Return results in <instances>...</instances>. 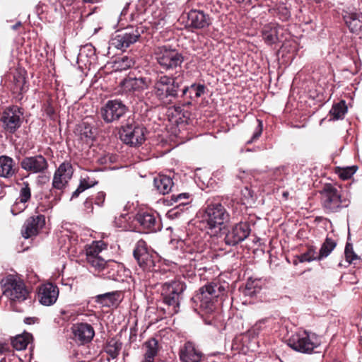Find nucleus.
<instances>
[{"label": "nucleus", "mask_w": 362, "mask_h": 362, "mask_svg": "<svg viewBox=\"0 0 362 362\" xmlns=\"http://www.w3.org/2000/svg\"><path fill=\"white\" fill-rule=\"evenodd\" d=\"M121 140L132 146L141 145L145 140V128L128 119L119 132Z\"/></svg>", "instance_id": "0eeeda50"}, {"label": "nucleus", "mask_w": 362, "mask_h": 362, "mask_svg": "<svg viewBox=\"0 0 362 362\" xmlns=\"http://www.w3.org/2000/svg\"><path fill=\"white\" fill-rule=\"evenodd\" d=\"M336 245L337 243L333 239L327 237L320 247L319 255H317V260H321L328 257Z\"/></svg>", "instance_id": "473e14b6"}, {"label": "nucleus", "mask_w": 362, "mask_h": 362, "mask_svg": "<svg viewBox=\"0 0 362 362\" xmlns=\"http://www.w3.org/2000/svg\"><path fill=\"white\" fill-rule=\"evenodd\" d=\"M226 286L218 282H211L209 284L202 286L199 289L200 294H214L215 293H222L225 291Z\"/></svg>", "instance_id": "4c0bfd02"}, {"label": "nucleus", "mask_w": 362, "mask_h": 362, "mask_svg": "<svg viewBox=\"0 0 362 362\" xmlns=\"http://www.w3.org/2000/svg\"><path fill=\"white\" fill-rule=\"evenodd\" d=\"M96 183V182L90 181L89 178H83L81 180L80 184L77 189L73 192L71 198L78 197L81 193H82L86 189L94 186Z\"/></svg>", "instance_id": "a19ab883"}, {"label": "nucleus", "mask_w": 362, "mask_h": 362, "mask_svg": "<svg viewBox=\"0 0 362 362\" xmlns=\"http://www.w3.org/2000/svg\"><path fill=\"white\" fill-rule=\"evenodd\" d=\"M32 339L33 335L31 334L25 333L23 334L18 335L12 339L11 344L15 349L21 351L27 347Z\"/></svg>", "instance_id": "7c9ffc66"}, {"label": "nucleus", "mask_w": 362, "mask_h": 362, "mask_svg": "<svg viewBox=\"0 0 362 362\" xmlns=\"http://www.w3.org/2000/svg\"><path fill=\"white\" fill-rule=\"evenodd\" d=\"M158 291L160 294H182L186 288L185 284L180 281H171L158 284Z\"/></svg>", "instance_id": "5701e85b"}, {"label": "nucleus", "mask_w": 362, "mask_h": 362, "mask_svg": "<svg viewBox=\"0 0 362 362\" xmlns=\"http://www.w3.org/2000/svg\"><path fill=\"white\" fill-rule=\"evenodd\" d=\"M16 173L14 160L7 156H0V177L9 178Z\"/></svg>", "instance_id": "bb28decb"}, {"label": "nucleus", "mask_w": 362, "mask_h": 362, "mask_svg": "<svg viewBox=\"0 0 362 362\" xmlns=\"http://www.w3.org/2000/svg\"><path fill=\"white\" fill-rule=\"evenodd\" d=\"M134 64V60L132 57H123L119 62L121 69H127Z\"/></svg>", "instance_id": "5fc2aeb1"}, {"label": "nucleus", "mask_w": 362, "mask_h": 362, "mask_svg": "<svg viewBox=\"0 0 362 362\" xmlns=\"http://www.w3.org/2000/svg\"><path fill=\"white\" fill-rule=\"evenodd\" d=\"M71 329L73 339L80 344L90 342L95 335L93 327L88 323L76 324Z\"/></svg>", "instance_id": "a211bd4d"}, {"label": "nucleus", "mask_w": 362, "mask_h": 362, "mask_svg": "<svg viewBox=\"0 0 362 362\" xmlns=\"http://www.w3.org/2000/svg\"><path fill=\"white\" fill-rule=\"evenodd\" d=\"M135 220L148 232H156L160 230V221L150 213H139L136 214Z\"/></svg>", "instance_id": "412c9836"}, {"label": "nucleus", "mask_w": 362, "mask_h": 362, "mask_svg": "<svg viewBox=\"0 0 362 362\" xmlns=\"http://www.w3.org/2000/svg\"><path fill=\"white\" fill-rule=\"evenodd\" d=\"M154 54L158 64L166 71L180 67L184 62L182 54L170 46L158 47L154 51Z\"/></svg>", "instance_id": "20e7f679"}, {"label": "nucleus", "mask_w": 362, "mask_h": 362, "mask_svg": "<svg viewBox=\"0 0 362 362\" xmlns=\"http://www.w3.org/2000/svg\"><path fill=\"white\" fill-rule=\"evenodd\" d=\"M242 200L245 204H251L255 202L254 192L248 187H244L241 191Z\"/></svg>", "instance_id": "49530a36"}, {"label": "nucleus", "mask_w": 362, "mask_h": 362, "mask_svg": "<svg viewBox=\"0 0 362 362\" xmlns=\"http://www.w3.org/2000/svg\"><path fill=\"white\" fill-rule=\"evenodd\" d=\"M37 294H59V289L53 284L46 283L39 287Z\"/></svg>", "instance_id": "c03bdc74"}, {"label": "nucleus", "mask_w": 362, "mask_h": 362, "mask_svg": "<svg viewBox=\"0 0 362 362\" xmlns=\"http://www.w3.org/2000/svg\"><path fill=\"white\" fill-rule=\"evenodd\" d=\"M320 344L317 337L306 331L299 332L291 335L287 340V344L293 350L303 353L310 354Z\"/></svg>", "instance_id": "39448f33"}, {"label": "nucleus", "mask_w": 362, "mask_h": 362, "mask_svg": "<svg viewBox=\"0 0 362 362\" xmlns=\"http://www.w3.org/2000/svg\"><path fill=\"white\" fill-rule=\"evenodd\" d=\"M259 281L260 279H253L252 278L248 279L245 285L246 289L249 291L248 294H256L257 292L256 288L259 286Z\"/></svg>", "instance_id": "3c124183"}, {"label": "nucleus", "mask_w": 362, "mask_h": 362, "mask_svg": "<svg viewBox=\"0 0 362 362\" xmlns=\"http://www.w3.org/2000/svg\"><path fill=\"white\" fill-rule=\"evenodd\" d=\"M38 177H39V181H40L41 182H43V183L48 182L49 180V177L46 175L39 176Z\"/></svg>", "instance_id": "680f3d73"}, {"label": "nucleus", "mask_w": 362, "mask_h": 362, "mask_svg": "<svg viewBox=\"0 0 362 362\" xmlns=\"http://www.w3.org/2000/svg\"><path fill=\"white\" fill-rule=\"evenodd\" d=\"M8 346L5 343L0 342V354H3L8 350Z\"/></svg>", "instance_id": "bf43d9fd"}, {"label": "nucleus", "mask_w": 362, "mask_h": 362, "mask_svg": "<svg viewBox=\"0 0 362 362\" xmlns=\"http://www.w3.org/2000/svg\"><path fill=\"white\" fill-rule=\"evenodd\" d=\"M249 223L240 222L233 226L226 233L224 241L229 246H235L245 240L250 234Z\"/></svg>", "instance_id": "f8f14e48"}, {"label": "nucleus", "mask_w": 362, "mask_h": 362, "mask_svg": "<svg viewBox=\"0 0 362 362\" xmlns=\"http://www.w3.org/2000/svg\"><path fill=\"white\" fill-rule=\"evenodd\" d=\"M344 255L346 260L349 263H354V260L359 259L358 256L354 252L353 245L347 243L344 250Z\"/></svg>", "instance_id": "a18cd8bd"}, {"label": "nucleus", "mask_w": 362, "mask_h": 362, "mask_svg": "<svg viewBox=\"0 0 362 362\" xmlns=\"http://www.w3.org/2000/svg\"><path fill=\"white\" fill-rule=\"evenodd\" d=\"M298 259L300 262H310L313 260H317V255L315 247L313 246L309 247L307 252L298 256Z\"/></svg>", "instance_id": "79ce46f5"}, {"label": "nucleus", "mask_w": 362, "mask_h": 362, "mask_svg": "<svg viewBox=\"0 0 362 362\" xmlns=\"http://www.w3.org/2000/svg\"><path fill=\"white\" fill-rule=\"evenodd\" d=\"M133 255L138 264L143 269H151L154 267L153 257L149 252L147 244L144 240L141 239L136 243Z\"/></svg>", "instance_id": "4468645a"}, {"label": "nucleus", "mask_w": 362, "mask_h": 362, "mask_svg": "<svg viewBox=\"0 0 362 362\" xmlns=\"http://www.w3.org/2000/svg\"><path fill=\"white\" fill-rule=\"evenodd\" d=\"M24 322L27 325H33L38 322V318L35 317H28L24 319Z\"/></svg>", "instance_id": "13d9d810"}, {"label": "nucleus", "mask_w": 362, "mask_h": 362, "mask_svg": "<svg viewBox=\"0 0 362 362\" xmlns=\"http://www.w3.org/2000/svg\"><path fill=\"white\" fill-rule=\"evenodd\" d=\"M206 86L204 84L192 83L190 86H181L180 95L185 100L184 106L192 105L205 93Z\"/></svg>", "instance_id": "dca6fc26"}, {"label": "nucleus", "mask_w": 362, "mask_h": 362, "mask_svg": "<svg viewBox=\"0 0 362 362\" xmlns=\"http://www.w3.org/2000/svg\"><path fill=\"white\" fill-rule=\"evenodd\" d=\"M282 28L277 25H268L264 26L262 30V37L266 43L272 45L276 43L279 40V34Z\"/></svg>", "instance_id": "c85d7f7f"}, {"label": "nucleus", "mask_w": 362, "mask_h": 362, "mask_svg": "<svg viewBox=\"0 0 362 362\" xmlns=\"http://www.w3.org/2000/svg\"><path fill=\"white\" fill-rule=\"evenodd\" d=\"M149 85L150 79L145 77H128L121 82V86L126 92H140L147 89Z\"/></svg>", "instance_id": "aec40b11"}, {"label": "nucleus", "mask_w": 362, "mask_h": 362, "mask_svg": "<svg viewBox=\"0 0 362 362\" xmlns=\"http://www.w3.org/2000/svg\"><path fill=\"white\" fill-rule=\"evenodd\" d=\"M345 23L352 33L362 30V16L355 12H346L344 15Z\"/></svg>", "instance_id": "393cba45"}, {"label": "nucleus", "mask_w": 362, "mask_h": 362, "mask_svg": "<svg viewBox=\"0 0 362 362\" xmlns=\"http://www.w3.org/2000/svg\"><path fill=\"white\" fill-rule=\"evenodd\" d=\"M122 346V344L121 342L115 339H111L105 346V351L107 355L114 360L119 355Z\"/></svg>", "instance_id": "58836bf2"}, {"label": "nucleus", "mask_w": 362, "mask_h": 362, "mask_svg": "<svg viewBox=\"0 0 362 362\" xmlns=\"http://www.w3.org/2000/svg\"><path fill=\"white\" fill-rule=\"evenodd\" d=\"M180 296H163L162 303L168 306L169 314L178 313Z\"/></svg>", "instance_id": "72a5a7b5"}, {"label": "nucleus", "mask_w": 362, "mask_h": 362, "mask_svg": "<svg viewBox=\"0 0 362 362\" xmlns=\"http://www.w3.org/2000/svg\"><path fill=\"white\" fill-rule=\"evenodd\" d=\"M80 136L81 139L89 143L94 139L95 131L90 124L83 122L80 126Z\"/></svg>", "instance_id": "e433bc0d"}, {"label": "nucleus", "mask_w": 362, "mask_h": 362, "mask_svg": "<svg viewBox=\"0 0 362 362\" xmlns=\"http://www.w3.org/2000/svg\"><path fill=\"white\" fill-rule=\"evenodd\" d=\"M45 224V217L44 215L31 216L25 221L22 226L21 234L25 239L36 236Z\"/></svg>", "instance_id": "f3484780"}, {"label": "nucleus", "mask_w": 362, "mask_h": 362, "mask_svg": "<svg viewBox=\"0 0 362 362\" xmlns=\"http://www.w3.org/2000/svg\"><path fill=\"white\" fill-rule=\"evenodd\" d=\"M23 122V112L17 105L6 107L0 113V123L6 132L14 134Z\"/></svg>", "instance_id": "423d86ee"}, {"label": "nucleus", "mask_w": 362, "mask_h": 362, "mask_svg": "<svg viewBox=\"0 0 362 362\" xmlns=\"http://www.w3.org/2000/svg\"><path fill=\"white\" fill-rule=\"evenodd\" d=\"M128 107L119 100H108L101 108L100 115L105 123H113L123 117Z\"/></svg>", "instance_id": "1a4fd4ad"}, {"label": "nucleus", "mask_w": 362, "mask_h": 362, "mask_svg": "<svg viewBox=\"0 0 362 362\" xmlns=\"http://www.w3.org/2000/svg\"><path fill=\"white\" fill-rule=\"evenodd\" d=\"M189 197V194L188 193L173 194L170 197V200L172 204L178 203L179 205H185L188 203L187 200Z\"/></svg>", "instance_id": "de8ad7c7"}, {"label": "nucleus", "mask_w": 362, "mask_h": 362, "mask_svg": "<svg viewBox=\"0 0 362 362\" xmlns=\"http://www.w3.org/2000/svg\"><path fill=\"white\" fill-rule=\"evenodd\" d=\"M144 346L146 347L145 362H153L158 351V340L151 338L145 342Z\"/></svg>", "instance_id": "c756f323"}, {"label": "nucleus", "mask_w": 362, "mask_h": 362, "mask_svg": "<svg viewBox=\"0 0 362 362\" xmlns=\"http://www.w3.org/2000/svg\"><path fill=\"white\" fill-rule=\"evenodd\" d=\"M107 247V244L102 240L93 241L85 247L86 259L100 257L99 254Z\"/></svg>", "instance_id": "a878e982"}, {"label": "nucleus", "mask_w": 362, "mask_h": 362, "mask_svg": "<svg viewBox=\"0 0 362 362\" xmlns=\"http://www.w3.org/2000/svg\"><path fill=\"white\" fill-rule=\"evenodd\" d=\"M59 296H38L40 304L49 306L53 305L57 300Z\"/></svg>", "instance_id": "603ef678"}, {"label": "nucleus", "mask_w": 362, "mask_h": 362, "mask_svg": "<svg viewBox=\"0 0 362 362\" xmlns=\"http://www.w3.org/2000/svg\"><path fill=\"white\" fill-rule=\"evenodd\" d=\"M255 296H247V295H245V296H231V301H232V303H235V302H237L238 300V298H240V300L242 302V304L243 305H247V304L253 303H252V298L255 297Z\"/></svg>", "instance_id": "864d4df0"}, {"label": "nucleus", "mask_w": 362, "mask_h": 362, "mask_svg": "<svg viewBox=\"0 0 362 362\" xmlns=\"http://www.w3.org/2000/svg\"><path fill=\"white\" fill-rule=\"evenodd\" d=\"M105 199V193L104 192H98L95 199V204L102 206Z\"/></svg>", "instance_id": "6e6d98bb"}, {"label": "nucleus", "mask_w": 362, "mask_h": 362, "mask_svg": "<svg viewBox=\"0 0 362 362\" xmlns=\"http://www.w3.org/2000/svg\"><path fill=\"white\" fill-rule=\"evenodd\" d=\"M187 23L189 26L202 29L208 27L211 21L208 14L200 10H191L187 14Z\"/></svg>", "instance_id": "6ab92c4d"}, {"label": "nucleus", "mask_w": 362, "mask_h": 362, "mask_svg": "<svg viewBox=\"0 0 362 362\" xmlns=\"http://www.w3.org/2000/svg\"><path fill=\"white\" fill-rule=\"evenodd\" d=\"M127 9H128V4H127L126 6L122 10V11L121 12V15H125Z\"/></svg>", "instance_id": "774afa93"}, {"label": "nucleus", "mask_w": 362, "mask_h": 362, "mask_svg": "<svg viewBox=\"0 0 362 362\" xmlns=\"http://www.w3.org/2000/svg\"><path fill=\"white\" fill-rule=\"evenodd\" d=\"M23 170L30 174H45L48 168L47 159L41 154L26 156L21 161Z\"/></svg>", "instance_id": "9b49d317"}, {"label": "nucleus", "mask_w": 362, "mask_h": 362, "mask_svg": "<svg viewBox=\"0 0 362 362\" xmlns=\"http://www.w3.org/2000/svg\"><path fill=\"white\" fill-rule=\"evenodd\" d=\"M22 185L23 186L20 190L18 199L20 203L25 204L30 199L31 189L28 182H23Z\"/></svg>", "instance_id": "37998d69"}, {"label": "nucleus", "mask_w": 362, "mask_h": 362, "mask_svg": "<svg viewBox=\"0 0 362 362\" xmlns=\"http://www.w3.org/2000/svg\"><path fill=\"white\" fill-rule=\"evenodd\" d=\"M21 25H22L21 22L18 21V23H16L15 25H13L12 26V29L17 30L18 28H20L21 26Z\"/></svg>", "instance_id": "338daca9"}, {"label": "nucleus", "mask_w": 362, "mask_h": 362, "mask_svg": "<svg viewBox=\"0 0 362 362\" xmlns=\"http://www.w3.org/2000/svg\"><path fill=\"white\" fill-rule=\"evenodd\" d=\"M90 269L94 272L100 273L105 272L107 261H105L102 257L86 259Z\"/></svg>", "instance_id": "f704fd0d"}, {"label": "nucleus", "mask_w": 362, "mask_h": 362, "mask_svg": "<svg viewBox=\"0 0 362 362\" xmlns=\"http://www.w3.org/2000/svg\"><path fill=\"white\" fill-rule=\"evenodd\" d=\"M121 296H95V301L103 307H117L122 301Z\"/></svg>", "instance_id": "2f4dec72"}, {"label": "nucleus", "mask_w": 362, "mask_h": 362, "mask_svg": "<svg viewBox=\"0 0 362 362\" xmlns=\"http://www.w3.org/2000/svg\"><path fill=\"white\" fill-rule=\"evenodd\" d=\"M191 300L196 304V307L194 308L196 311L200 309L206 313H210L215 308L211 296H193Z\"/></svg>", "instance_id": "b1692460"}, {"label": "nucleus", "mask_w": 362, "mask_h": 362, "mask_svg": "<svg viewBox=\"0 0 362 362\" xmlns=\"http://www.w3.org/2000/svg\"><path fill=\"white\" fill-rule=\"evenodd\" d=\"M84 207H85L86 211H87V212H88V213L93 212V202H92L91 199H87L84 202Z\"/></svg>", "instance_id": "4d7b16f0"}, {"label": "nucleus", "mask_w": 362, "mask_h": 362, "mask_svg": "<svg viewBox=\"0 0 362 362\" xmlns=\"http://www.w3.org/2000/svg\"><path fill=\"white\" fill-rule=\"evenodd\" d=\"M284 18H288L290 16V13L286 8H284Z\"/></svg>", "instance_id": "0e129e2a"}, {"label": "nucleus", "mask_w": 362, "mask_h": 362, "mask_svg": "<svg viewBox=\"0 0 362 362\" xmlns=\"http://www.w3.org/2000/svg\"><path fill=\"white\" fill-rule=\"evenodd\" d=\"M256 121H257V124L254 130L252 138L247 141V144H252L253 141L258 139L262 133V130H263L262 122L259 119H257Z\"/></svg>", "instance_id": "09e8293b"}, {"label": "nucleus", "mask_w": 362, "mask_h": 362, "mask_svg": "<svg viewBox=\"0 0 362 362\" xmlns=\"http://www.w3.org/2000/svg\"><path fill=\"white\" fill-rule=\"evenodd\" d=\"M356 170L357 167L355 165L342 168L339 171V175L341 179L347 180L350 178L356 173Z\"/></svg>", "instance_id": "8fccbe9b"}, {"label": "nucleus", "mask_w": 362, "mask_h": 362, "mask_svg": "<svg viewBox=\"0 0 362 362\" xmlns=\"http://www.w3.org/2000/svg\"><path fill=\"white\" fill-rule=\"evenodd\" d=\"M30 296H11V298L8 299L10 300V305L12 310L16 312H22L23 308L18 306V304H21L29 299Z\"/></svg>", "instance_id": "ea45409f"}, {"label": "nucleus", "mask_w": 362, "mask_h": 362, "mask_svg": "<svg viewBox=\"0 0 362 362\" xmlns=\"http://www.w3.org/2000/svg\"><path fill=\"white\" fill-rule=\"evenodd\" d=\"M180 358L182 362H199L202 353L194 348L192 342H187L180 351Z\"/></svg>", "instance_id": "4be33fe9"}, {"label": "nucleus", "mask_w": 362, "mask_h": 362, "mask_svg": "<svg viewBox=\"0 0 362 362\" xmlns=\"http://www.w3.org/2000/svg\"><path fill=\"white\" fill-rule=\"evenodd\" d=\"M202 218L208 233L215 235L221 230V226L229 221L230 215L220 202L212 201L207 204Z\"/></svg>", "instance_id": "f03ea898"}, {"label": "nucleus", "mask_w": 362, "mask_h": 362, "mask_svg": "<svg viewBox=\"0 0 362 362\" xmlns=\"http://www.w3.org/2000/svg\"><path fill=\"white\" fill-rule=\"evenodd\" d=\"M73 175V168L68 162L62 163L54 172L52 180V189L63 190Z\"/></svg>", "instance_id": "ddd939ff"}, {"label": "nucleus", "mask_w": 362, "mask_h": 362, "mask_svg": "<svg viewBox=\"0 0 362 362\" xmlns=\"http://www.w3.org/2000/svg\"><path fill=\"white\" fill-rule=\"evenodd\" d=\"M183 78V71H176L172 76H158L153 86L154 95L161 103L172 104L180 98Z\"/></svg>", "instance_id": "f257e3e1"}, {"label": "nucleus", "mask_w": 362, "mask_h": 362, "mask_svg": "<svg viewBox=\"0 0 362 362\" xmlns=\"http://www.w3.org/2000/svg\"><path fill=\"white\" fill-rule=\"evenodd\" d=\"M85 49H87L91 54H94L95 53L94 48L91 45H86L83 47V50L81 51V53H80L81 55L83 54V52L85 51Z\"/></svg>", "instance_id": "052dcab7"}, {"label": "nucleus", "mask_w": 362, "mask_h": 362, "mask_svg": "<svg viewBox=\"0 0 362 362\" xmlns=\"http://www.w3.org/2000/svg\"><path fill=\"white\" fill-rule=\"evenodd\" d=\"M153 183L158 191L163 194L169 193L174 185L172 178L164 175L156 177Z\"/></svg>", "instance_id": "cd10ccee"}, {"label": "nucleus", "mask_w": 362, "mask_h": 362, "mask_svg": "<svg viewBox=\"0 0 362 362\" xmlns=\"http://www.w3.org/2000/svg\"><path fill=\"white\" fill-rule=\"evenodd\" d=\"M103 274L107 279L120 282L122 285L119 290L106 292L104 294H118L127 291L126 285H129V282L125 279L129 276V271L127 270L122 264L112 260L107 261L105 270Z\"/></svg>", "instance_id": "6e6552de"}, {"label": "nucleus", "mask_w": 362, "mask_h": 362, "mask_svg": "<svg viewBox=\"0 0 362 362\" xmlns=\"http://www.w3.org/2000/svg\"><path fill=\"white\" fill-rule=\"evenodd\" d=\"M321 194L322 205L327 214L337 213L350 204L349 199L343 197L340 191L331 185H326Z\"/></svg>", "instance_id": "7ed1b4c3"}, {"label": "nucleus", "mask_w": 362, "mask_h": 362, "mask_svg": "<svg viewBox=\"0 0 362 362\" xmlns=\"http://www.w3.org/2000/svg\"><path fill=\"white\" fill-rule=\"evenodd\" d=\"M0 284L2 294H23L24 292L28 294L23 281L17 275L8 274L1 280Z\"/></svg>", "instance_id": "2eb2a0df"}, {"label": "nucleus", "mask_w": 362, "mask_h": 362, "mask_svg": "<svg viewBox=\"0 0 362 362\" xmlns=\"http://www.w3.org/2000/svg\"><path fill=\"white\" fill-rule=\"evenodd\" d=\"M45 111L49 116H52L54 113V109L51 106H48Z\"/></svg>", "instance_id": "e2e57ef3"}, {"label": "nucleus", "mask_w": 362, "mask_h": 362, "mask_svg": "<svg viewBox=\"0 0 362 362\" xmlns=\"http://www.w3.org/2000/svg\"><path fill=\"white\" fill-rule=\"evenodd\" d=\"M347 112V106L344 100L334 104L329 111V114L333 117L334 119H343Z\"/></svg>", "instance_id": "c9c22d12"}, {"label": "nucleus", "mask_w": 362, "mask_h": 362, "mask_svg": "<svg viewBox=\"0 0 362 362\" xmlns=\"http://www.w3.org/2000/svg\"><path fill=\"white\" fill-rule=\"evenodd\" d=\"M245 172H243V173H240L238 175V177L239 179H240L241 180H244L245 179Z\"/></svg>", "instance_id": "69168bd1"}, {"label": "nucleus", "mask_w": 362, "mask_h": 362, "mask_svg": "<svg viewBox=\"0 0 362 362\" xmlns=\"http://www.w3.org/2000/svg\"><path fill=\"white\" fill-rule=\"evenodd\" d=\"M140 37L137 28H129L117 33L110 40V45L117 49H125L135 43Z\"/></svg>", "instance_id": "9d476101"}]
</instances>
